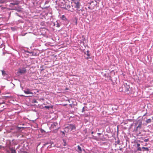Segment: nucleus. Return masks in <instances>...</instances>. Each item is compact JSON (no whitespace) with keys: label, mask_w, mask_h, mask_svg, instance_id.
I'll use <instances>...</instances> for the list:
<instances>
[{"label":"nucleus","mask_w":153,"mask_h":153,"mask_svg":"<svg viewBox=\"0 0 153 153\" xmlns=\"http://www.w3.org/2000/svg\"><path fill=\"white\" fill-rule=\"evenodd\" d=\"M130 88L129 85H128L126 83H124L121 87L119 88V91L120 92L122 91L126 94H129L130 93Z\"/></svg>","instance_id":"1"},{"label":"nucleus","mask_w":153,"mask_h":153,"mask_svg":"<svg viewBox=\"0 0 153 153\" xmlns=\"http://www.w3.org/2000/svg\"><path fill=\"white\" fill-rule=\"evenodd\" d=\"M50 129L53 130H57L59 128V127L58 126V123L56 122L53 123L51 125L50 128Z\"/></svg>","instance_id":"2"},{"label":"nucleus","mask_w":153,"mask_h":153,"mask_svg":"<svg viewBox=\"0 0 153 153\" xmlns=\"http://www.w3.org/2000/svg\"><path fill=\"white\" fill-rule=\"evenodd\" d=\"M26 72V70L25 68H23L21 69L19 68L17 72V74H25Z\"/></svg>","instance_id":"3"},{"label":"nucleus","mask_w":153,"mask_h":153,"mask_svg":"<svg viewBox=\"0 0 153 153\" xmlns=\"http://www.w3.org/2000/svg\"><path fill=\"white\" fill-rule=\"evenodd\" d=\"M68 128V131H71L75 129L76 127L74 125L70 124L68 126L66 127L65 128Z\"/></svg>","instance_id":"4"},{"label":"nucleus","mask_w":153,"mask_h":153,"mask_svg":"<svg viewBox=\"0 0 153 153\" xmlns=\"http://www.w3.org/2000/svg\"><path fill=\"white\" fill-rule=\"evenodd\" d=\"M95 6V5L94 4V2L93 1H92L89 4L88 8L92 10L94 8Z\"/></svg>","instance_id":"5"},{"label":"nucleus","mask_w":153,"mask_h":153,"mask_svg":"<svg viewBox=\"0 0 153 153\" xmlns=\"http://www.w3.org/2000/svg\"><path fill=\"white\" fill-rule=\"evenodd\" d=\"M141 123H140L137 126L135 127L134 129V131L136 132H137L138 130H140L141 128Z\"/></svg>","instance_id":"6"},{"label":"nucleus","mask_w":153,"mask_h":153,"mask_svg":"<svg viewBox=\"0 0 153 153\" xmlns=\"http://www.w3.org/2000/svg\"><path fill=\"white\" fill-rule=\"evenodd\" d=\"M75 4H76L75 7L79 9L80 7V4L79 2H78L77 3H75Z\"/></svg>","instance_id":"7"},{"label":"nucleus","mask_w":153,"mask_h":153,"mask_svg":"<svg viewBox=\"0 0 153 153\" xmlns=\"http://www.w3.org/2000/svg\"><path fill=\"white\" fill-rule=\"evenodd\" d=\"M24 93L27 94H33V93L32 92L30 91L29 89H27L26 91H24Z\"/></svg>","instance_id":"8"},{"label":"nucleus","mask_w":153,"mask_h":153,"mask_svg":"<svg viewBox=\"0 0 153 153\" xmlns=\"http://www.w3.org/2000/svg\"><path fill=\"white\" fill-rule=\"evenodd\" d=\"M19 3V2L18 1H16L15 2H14L13 3H10V5H18Z\"/></svg>","instance_id":"9"},{"label":"nucleus","mask_w":153,"mask_h":153,"mask_svg":"<svg viewBox=\"0 0 153 153\" xmlns=\"http://www.w3.org/2000/svg\"><path fill=\"white\" fill-rule=\"evenodd\" d=\"M1 104H4V105L2 106L1 108H2V107H6L7 106L4 103V101H3L2 102H0V105H1Z\"/></svg>","instance_id":"10"},{"label":"nucleus","mask_w":153,"mask_h":153,"mask_svg":"<svg viewBox=\"0 0 153 153\" xmlns=\"http://www.w3.org/2000/svg\"><path fill=\"white\" fill-rule=\"evenodd\" d=\"M1 104H4V105L2 106L1 108H2V107H6L7 106L4 103V101H3L2 102H0V105H1Z\"/></svg>","instance_id":"11"},{"label":"nucleus","mask_w":153,"mask_h":153,"mask_svg":"<svg viewBox=\"0 0 153 153\" xmlns=\"http://www.w3.org/2000/svg\"><path fill=\"white\" fill-rule=\"evenodd\" d=\"M62 19L63 20L65 21H66L67 20V19L66 18V17L64 15H63L61 17Z\"/></svg>","instance_id":"12"},{"label":"nucleus","mask_w":153,"mask_h":153,"mask_svg":"<svg viewBox=\"0 0 153 153\" xmlns=\"http://www.w3.org/2000/svg\"><path fill=\"white\" fill-rule=\"evenodd\" d=\"M89 51H87V54H86V55H87V56H88V57H87L86 58V59H89V58H90V57H89V56H90V54H89Z\"/></svg>","instance_id":"13"},{"label":"nucleus","mask_w":153,"mask_h":153,"mask_svg":"<svg viewBox=\"0 0 153 153\" xmlns=\"http://www.w3.org/2000/svg\"><path fill=\"white\" fill-rule=\"evenodd\" d=\"M77 148H78V149L79 150V151H78V152L79 153H81L82 151V150L81 147L79 146L78 145L77 146Z\"/></svg>","instance_id":"14"},{"label":"nucleus","mask_w":153,"mask_h":153,"mask_svg":"<svg viewBox=\"0 0 153 153\" xmlns=\"http://www.w3.org/2000/svg\"><path fill=\"white\" fill-rule=\"evenodd\" d=\"M151 120L150 119H147L146 121V123H148L151 122Z\"/></svg>","instance_id":"15"},{"label":"nucleus","mask_w":153,"mask_h":153,"mask_svg":"<svg viewBox=\"0 0 153 153\" xmlns=\"http://www.w3.org/2000/svg\"><path fill=\"white\" fill-rule=\"evenodd\" d=\"M73 1V2L74 3H77L78 2H79V0H72Z\"/></svg>","instance_id":"16"},{"label":"nucleus","mask_w":153,"mask_h":153,"mask_svg":"<svg viewBox=\"0 0 153 153\" xmlns=\"http://www.w3.org/2000/svg\"><path fill=\"white\" fill-rule=\"evenodd\" d=\"M142 149H144L147 151H148L149 150V149L147 147H142Z\"/></svg>","instance_id":"17"},{"label":"nucleus","mask_w":153,"mask_h":153,"mask_svg":"<svg viewBox=\"0 0 153 153\" xmlns=\"http://www.w3.org/2000/svg\"><path fill=\"white\" fill-rule=\"evenodd\" d=\"M16 151L14 149H12L11 150V153H16Z\"/></svg>","instance_id":"18"},{"label":"nucleus","mask_w":153,"mask_h":153,"mask_svg":"<svg viewBox=\"0 0 153 153\" xmlns=\"http://www.w3.org/2000/svg\"><path fill=\"white\" fill-rule=\"evenodd\" d=\"M5 0H0V3H3L5 2Z\"/></svg>","instance_id":"19"},{"label":"nucleus","mask_w":153,"mask_h":153,"mask_svg":"<svg viewBox=\"0 0 153 153\" xmlns=\"http://www.w3.org/2000/svg\"><path fill=\"white\" fill-rule=\"evenodd\" d=\"M1 72L3 75H4L6 74L5 71L3 70L1 71Z\"/></svg>","instance_id":"20"},{"label":"nucleus","mask_w":153,"mask_h":153,"mask_svg":"<svg viewBox=\"0 0 153 153\" xmlns=\"http://www.w3.org/2000/svg\"><path fill=\"white\" fill-rule=\"evenodd\" d=\"M137 150L141 151H142L141 148L140 147L137 148Z\"/></svg>","instance_id":"21"},{"label":"nucleus","mask_w":153,"mask_h":153,"mask_svg":"<svg viewBox=\"0 0 153 153\" xmlns=\"http://www.w3.org/2000/svg\"><path fill=\"white\" fill-rule=\"evenodd\" d=\"M149 140V139H145L144 140V141L145 142H147Z\"/></svg>","instance_id":"22"},{"label":"nucleus","mask_w":153,"mask_h":153,"mask_svg":"<svg viewBox=\"0 0 153 153\" xmlns=\"http://www.w3.org/2000/svg\"><path fill=\"white\" fill-rule=\"evenodd\" d=\"M45 108H47V109H49V108H50V106H45Z\"/></svg>","instance_id":"23"},{"label":"nucleus","mask_w":153,"mask_h":153,"mask_svg":"<svg viewBox=\"0 0 153 153\" xmlns=\"http://www.w3.org/2000/svg\"><path fill=\"white\" fill-rule=\"evenodd\" d=\"M140 145L139 143H137V148L138 147H140Z\"/></svg>","instance_id":"24"},{"label":"nucleus","mask_w":153,"mask_h":153,"mask_svg":"<svg viewBox=\"0 0 153 153\" xmlns=\"http://www.w3.org/2000/svg\"><path fill=\"white\" fill-rule=\"evenodd\" d=\"M73 105V104H70L69 105V106H70L71 107V108L72 107Z\"/></svg>","instance_id":"25"},{"label":"nucleus","mask_w":153,"mask_h":153,"mask_svg":"<svg viewBox=\"0 0 153 153\" xmlns=\"http://www.w3.org/2000/svg\"><path fill=\"white\" fill-rule=\"evenodd\" d=\"M5 97H10V96H5Z\"/></svg>","instance_id":"26"},{"label":"nucleus","mask_w":153,"mask_h":153,"mask_svg":"<svg viewBox=\"0 0 153 153\" xmlns=\"http://www.w3.org/2000/svg\"><path fill=\"white\" fill-rule=\"evenodd\" d=\"M46 146V144H44L43 145V147H44L45 146Z\"/></svg>","instance_id":"27"},{"label":"nucleus","mask_w":153,"mask_h":153,"mask_svg":"<svg viewBox=\"0 0 153 153\" xmlns=\"http://www.w3.org/2000/svg\"><path fill=\"white\" fill-rule=\"evenodd\" d=\"M137 123H135V126H137Z\"/></svg>","instance_id":"28"},{"label":"nucleus","mask_w":153,"mask_h":153,"mask_svg":"<svg viewBox=\"0 0 153 153\" xmlns=\"http://www.w3.org/2000/svg\"><path fill=\"white\" fill-rule=\"evenodd\" d=\"M45 144H46V145H47V144H48V143H45Z\"/></svg>","instance_id":"29"},{"label":"nucleus","mask_w":153,"mask_h":153,"mask_svg":"<svg viewBox=\"0 0 153 153\" xmlns=\"http://www.w3.org/2000/svg\"><path fill=\"white\" fill-rule=\"evenodd\" d=\"M97 134H99V135H100V134H101V133H98Z\"/></svg>","instance_id":"30"},{"label":"nucleus","mask_w":153,"mask_h":153,"mask_svg":"<svg viewBox=\"0 0 153 153\" xmlns=\"http://www.w3.org/2000/svg\"><path fill=\"white\" fill-rule=\"evenodd\" d=\"M93 133H94V132H93V131H92V132H91V134H93Z\"/></svg>","instance_id":"31"},{"label":"nucleus","mask_w":153,"mask_h":153,"mask_svg":"<svg viewBox=\"0 0 153 153\" xmlns=\"http://www.w3.org/2000/svg\"><path fill=\"white\" fill-rule=\"evenodd\" d=\"M37 102L36 101V100H35V101H34V102H36V103Z\"/></svg>","instance_id":"32"},{"label":"nucleus","mask_w":153,"mask_h":153,"mask_svg":"<svg viewBox=\"0 0 153 153\" xmlns=\"http://www.w3.org/2000/svg\"><path fill=\"white\" fill-rule=\"evenodd\" d=\"M62 133H63V134H65V133H64V132H62Z\"/></svg>","instance_id":"33"},{"label":"nucleus","mask_w":153,"mask_h":153,"mask_svg":"<svg viewBox=\"0 0 153 153\" xmlns=\"http://www.w3.org/2000/svg\"><path fill=\"white\" fill-rule=\"evenodd\" d=\"M67 105V104H65V105H64V106H65V105Z\"/></svg>","instance_id":"34"},{"label":"nucleus","mask_w":153,"mask_h":153,"mask_svg":"<svg viewBox=\"0 0 153 153\" xmlns=\"http://www.w3.org/2000/svg\"><path fill=\"white\" fill-rule=\"evenodd\" d=\"M42 100H44V99H42Z\"/></svg>","instance_id":"35"},{"label":"nucleus","mask_w":153,"mask_h":153,"mask_svg":"<svg viewBox=\"0 0 153 153\" xmlns=\"http://www.w3.org/2000/svg\"><path fill=\"white\" fill-rule=\"evenodd\" d=\"M70 7V6H69V7H68V8H69Z\"/></svg>","instance_id":"36"},{"label":"nucleus","mask_w":153,"mask_h":153,"mask_svg":"<svg viewBox=\"0 0 153 153\" xmlns=\"http://www.w3.org/2000/svg\"><path fill=\"white\" fill-rule=\"evenodd\" d=\"M70 7V6H69V7H68V8H69Z\"/></svg>","instance_id":"37"}]
</instances>
